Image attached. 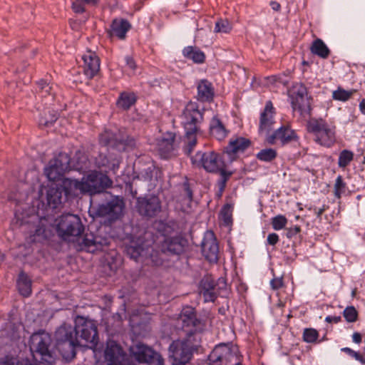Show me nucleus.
<instances>
[{"mask_svg":"<svg viewBox=\"0 0 365 365\" xmlns=\"http://www.w3.org/2000/svg\"><path fill=\"white\" fill-rule=\"evenodd\" d=\"M99 140L102 145L115 148L120 151L125 149V143L124 139L117 138L111 131L106 130L104 133H101L99 137Z\"/></svg>","mask_w":365,"mask_h":365,"instance_id":"b1692460","label":"nucleus"},{"mask_svg":"<svg viewBox=\"0 0 365 365\" xmlns=\"http://www.w3.org/2000/svg\"><path fill=\"white\" fill-rule=\"evenodd\" d=\"M236 355H237L236 356L237 357L234 359V361H232V363H233L234 365H242V364H241L242 356L240 354L238 349H237Z\"/></svg>","mask_w":365,"mask_h":365,"instance_id":"338daca9","label":"nucleus"},{"mask_svg":"<svg viewBox=\"0 0 365 365\" xmlns=\"http://www.w3.org/2000/svg\"><path fill=\"white\" fill-rule=\"evenodd\" d=\"M352 340L356 344H360L362 340V336L360 333L355 332L352 335Z\"/></svg>","mask_w":365,"mask_h":365,"instance_id":"0e129e2a","label":"nucleus"},{"mask_svg":"<svg viewBox=\"0 0 365 365\" xmlns=\"http://www.w3.org/2000/svg\"><path fill=\"white\" fill-rule=\"evenodd\" d=\"M84 227L80 217L76 215L66 214L57 220L58 235L64 240H74L79 238Z\"/></svg>","mask_w":365,"mask_h":365,"instance_id":"423d86ee","label":"nucleus"},{"mask_svg":"<svg viewBox=\"0 0 365 365\" xmlns=\"http://www.w3.org/2000/svg\"><path fill=\"white\" fill-rule=\"evenodd\" d=\"M217 173H219L220 175V178L218 181V186L220 192H222L225 188L227 181L232 176L233 173L232 171L227 170L225 165L220 168Z\"/></svg>","mask_w":365,"mask_h":365,"instance_id":"e433bc0d","label":"nucleus"},{"mask_svg":"<svg viewBox=\"0 0 365 365\" xmlns=\"http://www.w3.org/2000/svg\"><path fill=\"white\" fill-rule=\"evenodd\" d=\"M270 284L274 289H277L282 287L283 282L281 278H275L270 282Z\"/></svg>","mask_w":365,"mask_h":365,"instance_id":"680f3d73","label":"nucleus"},{"mask_svg":"<svg viewBox=\"0 0 365 365\" xmlns=\"http://www.w3.org/2000/svg\"><path fill=\"white\" fill-rule=\"evenodd\" d=\"M183 186H184L183 196L185 197V200L187 201L188 203H190V202H191V201L192 200V192L187 183H185Z\"/></svg>","mask_w":365,"mask_h":365,"instance_id":"13d9d810","label":"nucleus"},{"mask_svg":"<svg viewBox=\"0 0 365 365\" xmlns=\"http://www.w3.org/2000/svg\"><path fill=\"white\" fill-rule=\"evenodd\" d=\"M17 287L20 294L28 297L31 292V281L24 272L20 273L17 281Z\"/></svg>","mask_w":365,"mask_h":365,"instance_id":"473e14b6","label":"nucleus"},{"mask_svg":"<svg viewBox=\"0 0 365 365\" xmlns=\"http://www.w3.org/2000/svg\"><path fill=\"white\" fill-rule=\"evenodd\" d=\"M232 29L231 24L226 19H220L215 23L214 31L215 33H229Z\"/></svg>","mask_w":365,"mask_h":365,"instance_id":"a19ab883","label":"nucleus"},{"mask_svg":"<svg viewBox=\"0 0 365 365\" xmlns=\"http://www.w3.org/2000/svg\"><path fill=\"white\" fill-rule=\"evenodd\" d=\"M354 91H348L341 88L334 91L332 93V97L334 100L346 101L352 96Z\"/></svg>","mask_w":365,"mask_h":365,"instance_id":"79ce46f5","label":"nucleus"},{"mask_svg":"<svg viewBox=\"0 0 365 365\" xmlns=\"http://www.w3.org/2000/svg\"><path fill=\"white\" fill-rule=\"evenodd\" d=\"M57 347L62 356L70 360L76 356V347L80 346L76 336H74L73 327L67 324H62L56 331Z\"/></svg>","mask_w":365,"mask_h":365,"instance_id":"39448f33","label":"nucleus"},{"mask_svg":"<svg viewBox=\"0 0 365 365\" xmlns=\"http://www.w3.org/2000/svg\"><path fill=\"white\" fill-rule=\"evenodd\" d=\"M236 346L221 344L216 346L208 356L210 365H227L237 356Z\"/></svg>","mask_w":365,"mask_h":365,"instance_id":"9b49d317","label":"nucleus"},{"mask_svg":"<svg viewBox=\"0 0 365 365\" xmlns=\"http://www.w3.org/2000/svg\"><path fill=\"white\" fill-rule=\"evenodd\" d=\"M84 0H76L73 3V9L76 13H82L85 10Z\"/></svg>","mask_w":365,"mask_h":365,"instance_id":"5fc2aeb1","label":"nucleus"},{"mask_svg":"<svg viewBox=\"0 0 365 365\" xmlns=\"http://www.w3.org/2000/svg\"><path fill=\"white\" fill-rule=\"evenodd\" d=\"M45 232H46L45 228L43 226L38 225L35 230V234L34 235V238L32 240V241L38 240L36 239L37 237H38V238L46 237V235L45 234Z\"/></svg>","mask_w":365,"mask_h":365,"instance_id":"6e6d98bb","label":"nucleus"},{"mask_svg":"<svg viewBox=\"0 0 365 365\" xmlns=\"http://www.w3.org/2000/svg\"><path fill=\"white\" fill-rule=\"evenodd\" d=\"M182 123L185 130V151L190 154L197 143V135L199 131L197 124L202 120V114L195 103H189L181 115Z\"/></svg>","mask_w":365,"mask_h":365,"instance_id":"f257e3e1","label":"nucleus"},{"mask_svg":"<svg viewBox=\"0 0 365 365\" xmlns=\"http://www.w3.org/2000/svg\"><path fill=\"white\" fill-rule=\"evenodd\" d=\"M74 336L80 346L93 350L97 355V345L99 341L98 328L93 320L78 316L75 319Z\"/></svg>","mask_w":365,"mask_h":365,"instance_id":"20e7f679","label":"nucleus"},{"mask_svg":"<svg viewBox=\"0 0 365 365\" xmlns=\"http://www.w3.org/2000/svg\"><path fill=\"white\" fill-rule=\"evenodd\" d=\"M38 86L40 89L39 95L41 97H46L51 91V87L44 81L41 80L38 82Z\"/></svg>","mask_w":365,"mask_h":365,"instance_id":"8fccbe9b","label":"nucleus"},{"mask_svg":"<svg viewBox=\"0 0 365 365\" xmlns=\"http://www.w3.org/2000/svg\"><path fill=\"white\" fill-rule=\"evenodd\" d=\"M312 53L319 56L322 58H326L329 54V49L322 40L317 38L313 41L311 46Z\"/></svg>","mask_w":365,"mask_h":365,"instance_id":"72a5a7b5","label":"nucleus"},{"mask_svg":"<svg viewBox=\"0 0 365 365\" xmlns=\"http://www.w3.org/2000/svg\"><path fill=\"white\" fill-rule=\"evenodd\" d=\"M319 336L317 331L314 329H305L303 333V339L307 343H313Z\"/></svg>","mask_w":365,"mask_h":365,"instance_id":"c03bdc74","label":"nucleus"},{"mask_svg":"<svg viewBox=\"0 0 365 365\" xmlns=\"http://www.w3.org/2000/svg\"><path fill=\"white\" fill-rule=\"evenodd\" d=\"M175 134L167 133L158 143L160 154L163 158H168L174 150Z\"/></svg>","mask_w":365,"mask_h":365,"instance_id":"393cba45","label":"nucleus"},{"mask_svg":"<svg viewBox=\"0 0 365 365\" xmlns=\"http://www.w3.org/2000/svg\"><path fill=\"white\" fill-rule=\"evenodd\" d=\"M202 252L209 262H216L217 261L219 248L213 232H208L202 242Z\"/></svg>","mask_w":365,"mask_h":365,"instance_id":"412c9836","label":"nucleus"},{"mask_svg":"<svg viewBox=\"0 0 365 365\" xmlns=\"http://www.w3.org/2000/svg\"><path fill=\"white\" fill-rule=\"evenodd\" d=\"M221 220L223 222V225L229 226L232 223V215L229 211V209L225 207L221 212Z\"/></svg>","mask_w":365,"mask_h":365,"instance_id":"603ef678","label":"nucleus"},{"mask_svg":"<svg viewBox=\"0 0 365 365\" xmlns=\"http://www.w3.org/2000/svg\"><path fill=\"white\" fill-rule=\"evenodd\" d=\"M277 156V152L274 149L272 148H267L260 150L257 154V158L264 162H269L274 159Z\"/></svg>","mask_w":365,"mask_h":365,"instance_id":"4c0bfd02","label":"nucleus"},{"mask_svg":"<svg viewBox=\"0 0 365 365\" xmlns=\"http://www.w3.org/2000/svg\"><path fill=\"white\" fill-rule=\"evenodd\" d=\"M182 53L186 58L192 60L195 63H202L205 58V53L193 46L185 47L182 51Z\"/></svg>","mask_w":365,"mask_h":365,"instance_id":"7c9ffc66","label":"nucleus"},{"mask_svg":"<svg viewBox=\"0 0 365 365\" xmlns=\"http://www.w3.org/2000/svg\"><path fill=\"white\" fill-rule=\"evenodd\" d=\"M251 142L247 138L239 136L232 137L230 140L229 144L225 148V153L230 160H234L240 153L248 148Z\"/></svg>","mask_w":365,"mask_h":365,"instance_id":"a211bd4d","label":"nucleus"},{"mask_svg":"<svg viewBox=\"0 0 365 365\" xmlns=\"http://www.w3.org/2000/svg\"><path fill=\"white\" fill-rule=\"evenodd\" d=\"M77 242V250H85L89 252H94L97 250H102L104 246H108L109 242L107 239H101L95 237L93 234H86L83 237L79 236L76 239Z\"/></svg>","mask_w":365,"mask_h":365,"instance_id":"2eb2a0df","label":"nucleus"},{"mask_svg":"<svg viewBox=\"0 0 365 365\" xmlns=\"http://www.w3.org/2000/svg\"><path fill=\"white\" fill-rule=\"evenodd\" d=\"M61 182V188L64 191L66 197H75L79 194H83L81 189L82 180L78 181L70 178H63Z\"/></svg>","mask_w":365,"mask_h":365,"instance_id":"5701e85b","label":"nucleus"},{"mask_svg":"<svg viewBox=\"0 0 365 365\" xmlns=\"http://www.w3.org/2000/svg\"><path fill=\"white\" fill-rule=\"evenodd\" d=\"M127 254L130 258L138 261L140 257L145 255V250L141 247L128 246L126 248Z\"/></svg>","mask_w":365,"mask_h":365,"instance_id":"58836bf2","label":"nucleus"},{"mask_svg":"<svg viewBox=\"0 0 365 365\" xmlns=\"http://www.w3.org/2000/svg\"><path fill=\"white\" fill-rule=\"evenodd\" d=\"M286 232V237L287 238H292L300 232L301 228L299 226L296 225L294 227L287 228Z\"/></svg>","mask_w":365,"mask_h":365,"instance_id":"4d7b16f0","label":"nucleus"},{"mask_svg":"<svg viewBox=\"0 0 365 365\" xmlns=\"http://www.w3.org/2000/svg\"><path fill=\"white\" fill-rule=\"evenodd\" d=\"M83 71L88 78H93L100 70V59L95 52L88 50L82 56Z\"/></svg>","mask_w":365,"mask_h":365,"instance_id":"4be33fe9","label":"nucleus"},{"mask_svg":"<svg viewBox=\"0 0 365 365\" xmlns=\"http://www.w3.org/2000/svg\"><path fill=\"white\" fill-rule=\"evenodd\" d=\"M292 106L294 110H297L301 115L309 113L311 103L307 96L297 97L292 99Z\"/></svg>","mask_w":365,"mask_h":365,"instance_id":"c756f323","label":"nucleus"},{"mask_svg":"<svg viewBox=\"0 0 365 365\" xmlns=\"http://www.w3.org/2000/svg\"><path fill=\"white\" fill-rule=\"evenodd\" d=\"M125 354L122 347L113 340H108L104 350L106 365H121Z\"/></svg>","mask_w":365,"mask_h":365,"instance_id":"dca6fc26","label":"nucleus"},{"mask_svg":"<svg viewBox=\"0 0 365 365\" xmlns=\"http://www.w3.org/2000/svg\"><path fill=\"white\" fill-rule=\"evenodd\" d=\"M139 212L145 216L153 217L160 212L161 205L159 198L155 195L138 199Z\"/></svg>","mask_w":365,"mask_h":365,"instance_id":"f3484780","label":"nucleus"},{"mask_svg":"<svg viewBox=\"0 0 365 365\" xmlns=\"http://www.w3.org/2000/svg\"><path fill=\"white\" fill-rule=\"evenodd\" d=\"M297 139V135L295 131L289 126L283 125L268 135L266 140L270 144H274L277 141H279L282 145H284Z\"/></svg>","mask_w":365,"mask_h":365,"instance_id":"aec40b11","label":"nucleus"},{"mask_svg":"<svg viewBox=\"0 0 365 365\" xmlns=\"http://www.w3.org/2000/svg\"><path fill=\"white\" fill-rule=\"evenodd\" d=\"M325 321L328 323H338L341 321V317L327 316Z\"/></svg>","mask_w":365,"mask_h":365,"instance_id":"e2e57ef3","label":"nucleus"},{"mask_svg":"<svg viewBox=\"0 0 365 365\" xmlns=\"http://www.w3.org/2000/svg\"><path fill=\"white\" fill-rule=\"evenodd\" d=\"M210 133L219 140H223L228 133L222 122L216 117L212 119L210 125Z\"/></svg>","mask_w":365,"mask_h":365,"instance_id":"cd10ccee","label":"nucleus"},{"mask_svg":"<svg viewBox=\"0 0 365 365\" xmlns=\"http://www.w3.org/2000/svg\"><path fill=\"white\" fill-rule=\"evenodd\" d=\"M125 60L128 68L130 70L132 73H134L137 68V65L134 59L131 56H125Z\"/></svg>","mask_w":365,"mask_h":365,"instance_id":"bf43d9fd","label":"nucleus"},{"mask_svg":"<svg viewBox=\"0 0 365 365\" xmlns=\"http://www.w3.org/2000/svg\"><path fill=\"white\" fill-rule=\"evenodd\" d=\"M178 324H181L187 336H190V337H192L196 331H201L202 328L201 322L196 318L194 309L190 307L182 309L178 318Z\"/></svg>","mask_w":365,"mask_h":365,"instance_id":"4468645a","label":"nucleus"},{"mask_svg":"<svg viewBox=\"0 0 365 365\" xmlns=\"http://www.w3.org/2000/svg\"><path fill=\"white\" fill-rule=\"evenodd\" d=\"M270 6L272 9L275 11H279L280 10L281 6L280 4L274 1L270 2Z\"/></svg>","mask_w":365,"mask_h":365,"instance_id":"774afa93","label":"nucleus"},{"mask_svg":"<svg viewBox=\"0 0 365 365\" xmlns=\"http://www.w3.org/2000/svg\"><path fill=\"white\" fill-rule=\"evenodd\" d=\"M130 23L123 19H115L110 26V35L124 39L127 31L130 29Z\"/></svg>","mask_w":365,"mask_h":365,"instance_id":"bb28decb","label":"nucleus"},{"mask_svg":"<svg viewBox=\"0 0 365 365\" xmlns=\"http://www.w3.org/2000/svg\"><path fill=\"white\" fill-rule=\"evenodd\" d=\"M49 116L47 117L46 115L41 117L39 120V124L41 125H44L46 127L50 126L52 125L57 119V113L55 112H53L52 113H49Z\"/></svg>","mask_w":365,"mask_h":365,"instance_id":"09e8293b","label":"nucleus"},{"mask_svg":"<svg viewBox=\"0 0 365 365\" xmlns=\"http://www.w3.org/2000/svg\"><path fill=\"white\" fill-rule=\"evenodd\" d=\"M190 336L185 340L174 341L169 346L170 356L173 359L172 365H185L192 359L195 345Z\"/></svg>","mask_w":365,"mask_h":365,"instance_id":"0eeeda50","label":"nucleus"},{"mask_svg":"<svg viewBox=\"0 0 365 365\" xmlns=\"http://www.w3.org/2000/svg\"><path fill=\"white\" fill-rule=\"evenodd\" d=\"M274 114L272 102L267 101L259 117V132L260 133L268 134L273 128L275 124Z\"/></svg>","mask_w":365,"mask_h":365,"instance_id":"6ab92c4d","label":"nucleus"},{"mask_svg":"<svg viewBox=\"0 0 365 365\" xmlns=\"http://www.w3.org/2000/svg\"><path fill=\"white\" fill-rule=\"evenodd\" d=\"M51 336L45 331H39L31 335L30 349L36 365H53L55 356L49 349Z\"/></svg>","mask_w":365,"mask_h":365,"instance_id":"7ed1b4c3","label":"nucleus"},{"mask_svg":"<svg viewBox=\"0 0 365 365\" xmlns=\"http://www.w3.org/2000/svg\"><path fill=\"white\" fill-rule=\"evenodd\" d=\"M325 210H326V206L325 205H323L321 208H319V209H317V208L314 209V213L316 214V215L319 218L321 217L322 215L325 211Z\"/></svg>","mask_w":365,"mask_h":365,"instance_id":"69168bd1","label":"nucleus"},{"mask_svg":"<svg viewBox=\"0 0 365 365\" xmlns=\"http://www.w3.org/2000/svg\"><path fill=\"white\" fill-rule=\"evenodd\" d=\"M267 242L271 245H275L279 241V236L276 233H270L267 236Z\"/></svg>","mask_w":365,"mask_h":365,"instance_id":"052dcab7","label":"nucleus"},{"mask_svg":"<svg viewBox=\"0 0 365 365\" xmlns=\"http://www.w3.org/2000/svg\"><path fill=\"white\" fill-rule=\"evenodd\" d=\"M192 160L194 164L202 166L207 172L213 173H217L224 165V161L220 155L214 151L197 152Z\"/></svg>","mask_w":365,"mask_h":365,"instance_id":"f8f14e48","label":"nucleus"},{"mask_svg":"<svg viewBox=\"0 0 365 365\" xmlns=\"http://www.w3.org/2000/svg\"><path fill=\"white\" fill-rule=\"evenodd\" d=\"M214 88L207 80H201L197 85V99L202 102H208L212 100Z\"/></svg>","mask_w":365,"mask_h":365,"instance_id":"a878e982","label":"nucleus"},{"mask_svg":"<svg viewBox=\"0 0 365 365\" xmlns=\"http://www.w3.org/2000/svg\"><path fill=\"white\" fill-rule=\"evenodd\" d=\"M346 184L344 182L342 177L339 175L334 184V195L337 198H340L342 193L345 192Z\"/></svg>","mask_w":365,"mask_h":365,"instance_id":"a18cd8bd","label":"nucleus"},{"mask_svg":"<svg viewBox=\"0 0 365 365\" xmlns=\"http://www.w3.org/2000/svg\"><path fill=\"white\" fill-rule=\"evenodd\" d=\"M271 223L274 230H280L285 228L287 224V219L284 215H278L272 218Z\"/></svg>","mask_w":365,"mask_h":365,"instance_id":"ea45409f","label":"nucleus"},{"mask_svg":"<svg viewBox=\"0 0 365 365\" xmlns=\"http://www.w3.org/2000/svg\"><path fill=\"white\" fill-rule=\"evenodd\" d=\"M62 189L58 187H51L47 192L48 203L53 208L62 203Z\"/></svg>","mask_w":365,"mask_h":365,"instance_id":"2f4dec72","label":"nucleus"},{"mask_svg":"<svg viewBox=\"0 0 365 365\" xmlns=\"http://www.w3.org/2000/svg\"><path fill=\"white\" fill-rule=\"evenodd\" d=\"M354 153L349 150H343L339 155L338 165L339 168H344L354 159Z\"/></svg>","mask_w":365,"mask_h":365,"instance_id":"c9c22d12","label":"nucleus"},{"mask_svg":"<svg viewBox=\"0 0 365 365\" xmlns=\"http://www.w3.org/2000/svg\"><path fill=\"white\" fill-rule=\"evenodd\" d=\"M215 283L214 279L209 276L204 277L200 284V291H204L207 289H215Z\"/></svg>","mask_w":365,"mask_h":365,"instance_id":"49530a36","label":"nucleus"},{"mask_svg":"<svg viewBox=\"0 0 365 365\" xmlns=\"http://www.w3.org/2000/svg\"><path fill=\"white\" fill-rule=\"evenodd\" d=\"M70 158L66 153H60L51 160L44 168V173L50 181H61L69 169Z\"/></svg>","mask_w":365,"mask_h":365,"instance_id":"1a4fd4ad","label":"nucleus"},{"mask_svg":"<svg viewBox=\"0 0 365 365\" xmlns=\"http://www.w3.org/2000/svg\"><path fill=\"white\" fill-rule=\"evenodd\" d=\"M307 96V88L302 84L294 85L290 91L291 99Z\"/></svg>","mask_w":365,"mask_h":365,"instance_id":"37998d69","label":"nucleus"},{"mask_svg":"<svg viewBox=\"0 0 365 365\" xmlns=\"http://www.w3.org/2000/svg\"><path fill=\"white\" fill-rule=\"evenodd\" d=\"M306 128L320 145L330 148L336 143V128L334 123L327 122L322 118H312L307 121Z\"/></svg>","mask_w":365,"mask_h":365,"instance_id":"f03ea898","label":"nucleus"},{"mask_svg":"<svg viewBox=\"0 0 365 365\" xmlns=\"http://www.w3.org/2000/svg\"><path fill=\"white\" fill-rule=\"evenodd\" d=\"M135 100V96L133 93H123L117 101V105L123 110H128L134 104Z\"/></svg>","mask_w":365,"mask_h":365,"instance_id":"f704fd0d","label":"nucleus"},{"mask_svg":"<svg viewBox=\"0 0 365 365\" xmlns=\"http://www.w3.org/2000/svg\"><path fill=\"white\" fill-rule=\"evenodd\" d=\"M161 250L165 253L179 254L182 252V247L178 239L169 237L165 239L161 245Z\"/></svg>","mask_w":365,"mask_h":365,"instance_id":"c85d7f7f","label":"nucleus"},{"mask_svg":"<svg viewBox=\"0 0 365 365\" xmlns=\"http://www.w3.org/2000/svg\"><path fill=\"white\" fill-rule=\"evenodd\" d=\"M343 314L348 322H354L357 319L358 313L353 306L347 307Z\"/></svg>","mask_w":365,"mask_h":365,"instance_id":"de8ad7c7","label":"nucleus"},{"mask_svg":"<svg viewBox=\"0 0 365 365\" xmlns=\"http://www.w3.org/2000/svg\"><path fill=\"white\" fill-rule=\"evenodd\" d=\"M341 350V351L346 352L351 356L354 357L355 359L359 361L361 364H365V359L358 352H356L348 347L342 348Z\"/></svg>","mask_w":365,"mask_h":365,"instance_id":"864d4df0","label":"nucleus"},{"mask_svg":"<svg viewBox=\"0 0 365 365\" xmlns=\"http://www.w3.org/2000/svg\"><path fill=\"white\" fill-rule=\"evenodd\" d=\"M131 355L139 364L145 365H164L163 359L152 348L137 344L130 349Z\"/></svg>","mask_w":365,"mask_h":365,"instance_id":"9d476101","label":"nucleus"},{"mask_svg":"<svg viewBox=\"0 0 365 365\" xmlns=\"http://www.w3.org/2000/svg\"><path fill=\"white\" fill-rule=\"evenodd\" d=\"M200 294L203 296L205 302H214L217 298V294L215 289H207L204 291H200Z\"/></svg>","mask_w":365,"mask_h":365,"instance_id":"3c124183","label":"nucleus"},{"mask_svg":"<svg viewBox=\"0 0 365 365\" xmlns=\"http://www.w3.org/2000/svg\"><path fill=\"white\" fill-rule=\"evenodd\" d=\"M124 209L123 199L115 196L106 203L99 205L96 208V214L101 217H106L110 221H115L123 215Z\"/></svg>","mask_w":365,"mask_h":365,"instance_id":"ddd939ff","label":"nucleus"},{"mask_svg":"<svg viewBox=\"0 0 365 365\" xmlns=\"http://www.w3.org/2000/svg\"><path fill=\"white\" fill-rule=\"evenodd\" d=\"M81 180L83 194L88 193L91 195L102 192L113 184L106 175L96 171L83 177Z\"/></svg>","mask_w":365,"mask_h":365,"instance_id":"6e6552de","label":"nucleus"}]
</instances>
